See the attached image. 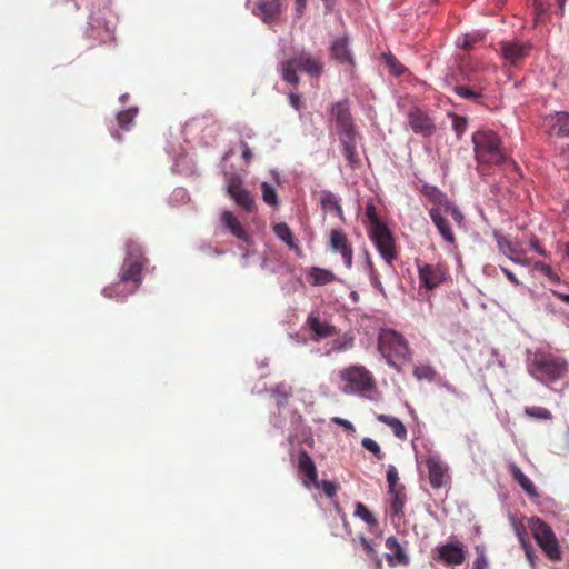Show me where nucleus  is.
<instances>
[{
    "mask_svg": "<svg viewBox=\"0 0 569 569\" xmlns=\"http://www.w3.org/2000/svg\"><path fill=\"white\" fill-rule=\"evenodd\" d=\"M148 259L142 247L133 239L126 242V257L119 271V280L103 289L107 298L121 300L132 295L142 283L141 271Z\"/></svg>",
    "mask_w": 569,
    "mask_h": 569,
    "instance_id": "obj_1",
    "label": "nucleus"
},
{
    "mask_svg": "<svg viewBox=\"0 0 569 569\" xmlns=\"http://www.w3.org/2000/svg\"><path fill=\"white\" fill-rule=\"evenodd\" d=\"M475 159L479 170L500 166L507 161V153L500 137L490 129H480L472 134Z\"/></svg>",
    "mask_w": 569,
    "mask_h": 569,
    "instance_id": "obj_2",
    "label": "nucleus"
},
{
    "mask_svg": "<svg viewBox=\"0 0 569 569\" xmlns=\"http://www.w3.org/2000/svg\"><path fill=\"white\" fill-rule=\"evenodd\" d=\"M279 70L282 79L295 87L300 82L298 70L306 72L311 78H319L323 72V62L320 56L306 50H298L289 59L280 62Z\"/></svg>",
    "mask_w": 569,
    "mask_h": 569,
    "instance_id": "obj_3",
    "label": "nucleus"
},
{
    "mask_svg": "<svg viewBox=\"0 0 569 569\" xmlns=\"http://www.w3.org/2000/svg\"><path fill=\"white\" fill-rule=\"evenodd\" d=\"M568 367V361L563 357L538 349L532 356L528 370L535 379L549 383L565 378Z\"/></svg>",
    "mask_w": 569,
    "mask_h": 569,
    "instance_id": "obj_4",
    "label": "nucleus"
},
{
    "mask_svg": "<svg viewBox=\"0 0 569 569\" xmlns=\"http://www.w3.org/2000/svg\"><path fill=\"white\" fill-rule=\"evenodd\" d=\"M378 345L388 365L398 371H400L399 362H410L412 359V352L407 340L400 332L393 329L382 330Z\"/></svg>",
    "mask_w": 569,
    "mask_h": 569,
    "instance_id": "obj_5",
    "label": "nucleus"
},
{
    "mask_svg": "<svg viewBox=\"0 0 569 569\" xmlns=\"http://www.w3.org/2000/svg\"><path fill=\"white\" fill-rule=\"evenodd\" d=\"M530 530L545 556L550 561H560L562 551L552 528L542 519L535 517L530 520Z\"/></svg>",
    "mask_w": 569,
    "mask_h": 569,
    "instance_id": "obj_6",
    "label": "nucleus"
},
{
    "mask_svg": "<svg viewBox=\"0 0 569 569\" xmlns=\"http://www.w3.org/2000/svg\"><path fill=\"white\" fill-rule=\"evenodd\" d=\"M342 381L340 390L343 393L362 395L375 388V379L369 370L363 366H350L339 372Z\"/></svg>",
    "mask_w": 569,
    "mask_h": 569,
    "instance_id": "obj_7",
    "label": "nucleus"
},
{
    "mask_svg": "<svg viewBox=\"0 0 569 569\" xmlns=\"http://www.w3.org/2000/svg\"><path fill=\"white\" fill-rule=\"evenodd\" d=\"M370 239L375 243L385 262L392 267L393 261L398 257V252L396 249V241L390 229L387 226L378 227V229L370 231Z\"/></svg>",
    "mask_w": 569,
    "mask_h": 569,
    "instance_id": "obj_8",
    "label": "nucleus"
},
{
    "mask_svg": "<svg viewBox=\"0 0 569 569\" xmlns=\"http://www.w3.org/2000/svg\"><path fill=\"white\" fill-rule=\"evenodd\" d=\"M330 114L331 119L336 123L338 136L351 134L356 132L348 99H343L333 103L330 110Z\"/></svg>",
    "mask_w": 569,
    "mask_h": 569,
    "instance_id": "obj_9",
    "label": "nucleus"
},
{
    "mask_svg": "<svg viewBox=\"0 0 569 569\" xmlns=\"http://www.w3.org/2000/svg\"><path fill=\"white\" fill-rule=\"evenodd\" d=\"M447 270L440 264L425 263L418 266V277L420 287L427 290H433L446 279Z\"/></svg>",
    "mask_w": 569,
    "mask_h": 569,
    "instance_id": "obj_10",
    "label": "nucleus"
},
{
    "mask_svg": "<svg viewBox=\"0 0 569 569\" xmlns=\"http://www.w3.org/2000/svg\"><path fill=\"white\" fill-rule=\"evenodd\" d=\"M437 560L447 566H460L465 562L467 552L465 546L459 540H451L437 548Z\"/></svg>",
    "mask_w": 569,
    "mask_h": 569,
    "instance_id": "obj_11",
    "label": "nucleus"
},
{
    "mask_svg": "<svg viewBox=\"0 0 569 569\" xmlns=\"http://www.w3.org/2000/svg\"><path fill=\"white\" fill-rule=\"evenodd\" d=\"M284 8V0H261L256 4L253 14L264 23L272 24L280 21Z\"/></svg>",
    "mask_w": 569,
    "mask_h": 569,
    "instance_id": "obj_12",
    "label": "nucleus"
},
{
    "mask_svg": "<svg viewBox=\"0 0 569 569\" xmlns=\"http://www.w3.org/2000/svg\"><path fill=\"white\" fill-rule=\"evenodd\" d=\"M408 124L415 133L422 137H431L436 131L433 120L426 111L417 107L408 112Z\"/></svg>",
    "mask_w": 569,
    "mask_h": 569,
    "instance_id": "obj_13",
    "label": "nucleus"
},
{
    "mask_svg": "<svg viewBox=\"0 0 569 569\" xmlns=\"http://www.w3.org/2000/svg\"><path fill=\"white\" fill-rule=\"evenodd\" d=\"M329 243L330 249L335 252H339L345 266L350 269L352 267L353 249L343 230L332 229L330 231Z\"/></svg>",
    "mask_w": 569,
    "mask_h": 569,
    "instance_id": "obj_14",
    "label": "nucleus"
},
{
    "mask_svg": "<svg viewBox=\"0 0 569 569\" xmlns=\"http://www.w3.org/2000/svg\"><path fill=\"white\" fill-rule=\"evenodd\" d=\"M306 326L311 332V340L316 342L338 333V330L333 325L326 320H321L319 312H311L307 318Z\"/></svg>",
    "mask_w": 569,
    "mask_h": 569,
    "instance_id": "obj_15",
    "label": "nucleus"
},
{
    "mask_svg": "<svg viewBox=\"0 0 569 569\" xmlns=\"http://www.w3.org/2000/svg\"><path fill=\"white\" fill-rule=\"evenodd\" d=\"M429 472V482L432 488L440 489L449 481L448 466L437 456H430L426 460Z\"/></svg>",
    "mask_w": 569,
    "mask_h": 569,
    "instance_id": "obj_16",
    "label": "nucleus"
},
{
    "mask_svg": "<svg viewBox=\"0 0 569 569\" xmlns=\"http://www.w3.org/2000/svg\"><path fill=\"white\" fill-rule=\"evenodd\" d=\"M531 47L526 43L505 41L500 44L503 59L512 66L520 63L530 52Z\"/></svg>",
    "mask_w": 569,
    "mask_h": 569,
    "instance_id": "obj_17",
    "label": "nucleus"
},
{
    "mask_svg": "<svg viewBox=\"0 0 569 569\" xmlns=\"http://www.w3.org/2000/svg\"><path fill=\"white\" fill-rule=\"evenodd\" d=\"M385 545L386 548L390 550V553L385 555V558L390 567L409 565L410 558L395 536L388 537Z\"/></svg>",
    "mask_w": 569,
    "mask_h": 569,
    "instance_id": "obj_18",
    "label": "nucleus"
},
{
    "mask_svg": "<svg viewBox=\"0 0 569 569\" xmlns=\"http://www.w3.org/2000/svg\"><path fill=\"white\" fill-rule=\"evenodd\" d=\"M298 469L306 477L303 480L305 486L312 483L316 488L320 487L316 463L305 450L300 451L298 455Z\"/></svg>",
    "mask_w": 569,
    "mask_h": 569,
    "instance_id": "obj_19",
    "label": "nucleus"
},
{
    "mask_svg": "<svg viewBox=\"0 0 569 569\" xmlns=\"http://www.w3.org/2000/svg\"><path fill=\"white\" fill-rule=\"evenodd\" d=\"M220 220L222 226L229 230V232L234 236L237 239L249 243L250 242V236L244 229V227L241 224V222L238 220V218L229 210H224L221 216Z\"/></svg>",
    "mask_w": 569,
    "mask_h": 569,
    "instance_id": "obj_20",
    "label": "nucleus"
},
{
    "mask_svg": "<svg viewBox=\"0 0 569 569\" xmlns=\"http://www.w3.org/2000/svg\"><path fill=\"white\" fill-rule=\"evenodd\" d=\"M546 123L551 134L569 137V112H556L546 118Z\"/></svg>",
    "mask_w": 569,
    "mask_h": 569,
    "instance_id": "obj_21",
    "label": "nucleus"
},
{
    "mask_svg": "<svg viewBox=\"0 0 569 569\" xmlns=\"http://www.w3.org/2000/svg\"><path fill=\"white\" fill-rule=\"evenodd\" d=\"M339 141L342 149V154L346 157L348 164L351 168L357 167L360 163V159L357 154V132L351 134L339 136Z\"/></svg>",
    "mask_w": 569,
    "mask_h": 569,
    "instance_id": "obj_22",
    "label": "nucleus"
},
{
    "mask_svg": "<svg viewBox=\"0 0 569 569\" xmlns=\"http://www.w3.org/2000/svg\"><path fill=\"white\" fill-rule=\"evenodd\" d=\"M500 251L515 263L522 266L528 264V260L523 256V250L518 242H511L505 238L498 240Z\"/></svg>",
    "mask_w": 569,
    "mask_h": 569,
    "instance_id": "obj_23",
    "label": "nucleus"
},
{
    "mask_svg": "<svg viewBox=\"0 0 569 569\" xmlns=\"http://www.w3.org/2000/svg\"><path fill=\"white\" fill-rule=\"evenodd\" d=\"M429 216L432 220V222L436 224L439 233L442 236V238L449 242H455V233L451 230L449 221L446 219V217L442 214L440 208H431L429 211Z\"/></svg>",
    "mask_w": 569,
    "mask_h": 569,
    "instance_id": "obj_24",
    "label": "nucleus"
},
{
    "mask_svg": "<svg viewBox=\"0 0 569 569\" xmlns=\"http://www.w3.org/2000/svg\"><path fill=\"white\" fill-rule=\"evenodd\" d=\"M508 470L513 480L523 489V491L531 498L537 497V488L533 482L521 471V469L513 462L509 463Z\"/></svg>",
    "mask_w": 569,
    "mask_h": 569,
    "instance_id": "obj_25",
    "label": "nucleus"
},
{
    "mask_svg": "<svg viewBox=\"0 0 569 569\" xmlns=\"http://www.w3.org/2000/svg\"><path fill=\"white\" fill-rule=\"evenodd\" d=\"M331 57L338 60L340 63L353 66V58L350 53L347 38H339L335 40L331 46Z\"/></svg>",
    "mask_w": 569,
    "mask_h": 569,
    "instance_id": "obj_26",
    "label": "nucleus"
},
{
    "mask_svg": "<svg viewBox=\"0 0 569 569\" xmlns=\"http://www.w3.org/2000/svg\"><path fill=\"white\" fill-rule=\"evenodd\" d=\"M307 278L312 286H325L337 279L331 270L319 267H311L307 272Z\"/></svg>",
    "mask_w": 569,
    "mask_h": 569,
    "instance_id": "obj_27",
    "label": "nucleus"
},
{
    "mask_svg": "<svg viewBox=\"0 0 569 569\" xmlns=\"http://www.w3.org/2000/svg\"><path fill=\"white\" fill-rule=\"evenodd\" d=\"M273 232L281 241H283L298 256L301 254V248L296 242L295 236L286 222H279L273 226Z\"/></svg>",
    "mask_w": 569,
    "mask_h": 569,
    "instance_id": "obj_28",
    "label": "nucleus"
},
{
    "mask_svg": "<svg viewBox=\"0 0 569 569\" xmlns=\"http://www.w3.org/2000/svg\"><path fill=\"white\" fill-rule=\"evenodd\" d=\"M483 87H469L463 84H458L453 88V91L461 98L468 99L476 103H480L483 98Z\"/></svg>",
    "mask_w": 569,
    "mask_h": 569,
    "instance_id": "obj_29",
    "label": "nucleus"
},
{
    "mask_svg": "<svg viewBox=\"0 0 569 569\" xmlns=\"http://www.w3.org/2000/svg\"><path fill=\"white\" fill-rule=\"evenodd\" d=\"M377 419L389 426L393 432V435L400 439V440H405L407 438V429L405 427V425L398 419V418H395V417H391V416H388V415H379L377 416Z\"/></svg>",
    "mask_w": 569,
    "mask_h": 569,
    "instance_id": "obj_30",
    "label": "nucleus"
},
{
    "mask_svg": "<svg viewBox=\"0 0 569 569\" xmlns=\"http://www.w3.org/2000/svg\"><path fill=\"white\" fill-rule=\"evenodd\" d=\"M320 203L323 210L332 209L339 217L342 216V208L339 200L331 191L325 190L320 193Z\"/></svg>",
    "mask_w": 569,
    "mask_h": 569,
    "instance_id": "obj_31",
    "label": "nucleus"
},
{
    "mask_svg": "<svg viewBox=\"0 0 569 569\" xmlns=\"http://www.w3.org/2000/svg\"><path fill=\"white\" fill-rule=\"evenodd\" d=\"M391 496L390 509L393 516L402 517L403 508L406 502V492L405 489H398L396 492H389Z\"/></svg>",
    "mask_w": 569,
    "mask_h": 569,
    "instance_id": "obj_32",
    "label": "nucleus"
},
{
    "mask_svg": "<svg viewBox=\"0 0 569 569\" xmlns=\"http://www.w3.org/2000/svg\"><path fill=\"white\" fill-rule=\"evenodd\" d=\"M231 198L238 206L242 207L247 212H252L254 210V199L247 189L237 192Z\"/></svg>",
    "mask_w": 569,
    "mask_h": 569,
    "instance_id": "obj_33",
    "label": "nucleus"
},
{
    "mask_svg": "<svg viewBox=\"0 0 569 569\" xmlns=\"http://www.w3.org/2000/svg\"><path fill=\"white\" fill-rule=\"evenodd\" d=\"M138 114V108L132 107L127 110L120 111L117 114V121L122 130H129L136 116Z\"/></svg>",
    "mask_w": 569,
    "mask_h": 569,
    "instance_id": "obj_34",
    "label": "nucleus"
},
{
    "mask_svg": "<svg viewBox=\"0 0 569 569\" xmlns=\"http://www.w3.org/2000/svg\"><path fill=\"white\" fill-rule=\"evenodd\" d=\"M387 482L389 492H396L398 489H405L403 485L399 483L398 470L393 465L388 466Z\"/></svg>",
    "mask_w": 569,
    "mask_h": 569,
    "instance_id": "obj_35",
    "label": "nucleus"
},
{
    "mask_svg": "<svg viewBox=\"0 0 569 569\" xmlns=\"http://www.w3.org/2000/svg\"><path fill=\"white\" fill-rule=\"evenodd\" d=\"M413 376L418 380L432 381L435 379V377H436V370L431 366L421 365V366L415 367Z\"/></svg>",
    "mask_w": 569,
    "mask_h": 569,
    "instance_id": "obj_36",
    "label": "nucleus"
},
{
    "mask_svg": "<svg viewBox=\"0 0 569 569\" xmlns=\"http://www.w3.org/2000/svg\"><path fill=\"white\" fill-rule=\"evenodd\" d=\"M261 191H262V198L263 201L272 207L278 206V196L276 193L274 188L269 184L268 182L261 183Z\"/></svg>",
    "mask_w": 569,
    "mask_h": 569,
    "instance_id": "obj_37",
    "label": "nucleus"
},
{
    "mask_svg": "<svg viewBox=\"0 0 569 569\" xmlns=\"http://www.w3.org/2000/svg\"><path fill=\"white\" fill-rule=\"evenodd\" d=\"M365 214L370 223V231L378 229V227L386 226L377 214L376 207L373 204H367L365 209Z\"/></svg>",
    "mask_w": 569,
    "mask_h": 569,
    "instance_id": "obj_38",
    "label": "nucleus"
},
{
    "mask_svg": "<svg viewBox=\"0 0 569 569\" xmlns=\"http://www.w3.org/2000/svg\"><path fill=\"white\" fill-rule=\"evenodd\" d=\"M243 189V181L238 174H230L227 177V192L230 198Z\"/></svg>",
    "mask_w": 569,
    "mask_h": 569,
    "instance_id": "obj_39",
    "label": "nucleus"
},
{
    "mask_svg": "<svg viewBox=\"0 0 569 569\" xmlns=\"http://www.w3.org/2000/svg\"><path fill=\"white\" fill-rule=\"evenodd\" d=\"M452 118V129L456 132L458 139L462 137L468 127V119L455 113L449 114Z\"/></svg>",
    "mask_w": 569,
    "mask_h": 569,
    "instance_id": "obj_40",
    "label": "nucleus"
},
{
    "mask_svg": "<svg viewBox=\"0 0 569 569\" xmlns=\"http://www.w3.org/2000/svg\"><path fill=\"white\" fill-rule=\"evenodd\" d=\"M549 2L548 0H533L532 2V10L535 13V23L538 24L541 20V18L548 12L549 10Z\"/></svg>",
    "mask_w": 569,
    "mask_h": 569,
    "instance_id": "obj_41",
    "label": "nucleus"
},
{
    "mask_svg": "<svg viewBox=\"0 0 569 569\" xmlns=\"http://www.w3.org/2000/svg\"><path fill=\"white\" fill-rule=\"evenodd\" d=\"M355 515L361 518L368 525L372 526L377 523V519L362 502L356 503Z\"/></svg>",
    "mask_w": 569,
    "mask_h": 569,
    "instance_id": "obj_42",
    "label": "nucleus"
},
{
    "mask_svg": "<svg viewBox=\"0 0 569 569\" xmlns=\"http://www.w3.org/2000/svg\"><path fill=\"white\" fill-rule=\"evenodd\" d=\"M353 347V338L343 336L341 339H337L332 342L331 350L336 352H342Z\"/></svg>",
    "mask_w": 569,
    "mask_h": 569,
    "instance_id": "obj_43",
    "label": "nucleus"
},
{
    "mask_svg": "<svg viewBox=\"0 0 569 569\" xmlns=\"http://www.w3.org/2000/svg\"><path fill=\"white\" fill-rule=\"evenodd\" d=\"M361 445L365 449L370 451L378 460L383 459L385 455L381 451L380 446L371 438H363Z\"/></svg>",
    "mask_w": 569,
    "mask_h": 569,
    "instance_id": "obj_44",
    "label": "nucleus"
},
{
    "mask_svg": "<svg viewBox=\"0 0 569 569\" xmlns=\"http://www.w3.org/2000/svg\"><path fill=\"white\" fill-rule=\"evenodd\" d=\"M526 415L537 418V419H543L549 420L552 418V415L550 410L543 407H528L526 408Z\"/></svg>",
    "mask_w": 569,
    "mask_h": 569,
    "instance_id": "obj_45",
    "label": "nucleus"
},
{
    "mask_svg": "<svg viewBox=\"0 0 569 569\" xmlns=\"http://www.w3.org/2000/svg\"><path fill=\"white\" fill-rule=\"evenodd\" d=\"M535 268L541 271L550 281L559 282L560 279L558 274L552 270L550 266L546 264L545 262H536Z\"/></svg>",
    "mask_w": 569,
    "mask_h": 569,
    "instance_id": "obj_46",
    "label": "nucleus"
},
{
    "mask_svg": "<svg viewBox=\"0 0 569 569\" xmlns=\"http://www.w3.org/2000/svg\"><path fill=\"white\" fill-rule=\"evenodd\" d=\"M386 63L395 76H401L405 72V67L391 54L386 57Z\"/></svg>",
    "mask_w": 569,
    "mask_h": 569,
    "instance_id": "obj_47",
    "label": "nucleus"
},
{
    "mask_svg": "<svg viewBox=\"0 0 569 569\" xmlns=\"http://www.w3.org/2000/svg\"><path fill=\"white\" fill-rule=\"evenodd\" d=\"M477 41V38L471 34H463L458 38L457 40V47L463 50H470L475 42Z\"/></svg>",
    "mask_w": 569,
    "mask_h": 569,
    "instance_id": "obj_48",
    "label": "nucleus"
},
{
    "mask_svg": "<svg viewBox=\"0 0 569 569\" xmlns=\"http://www.w3.org/2000/svg\"><path fill=\"white\" fill-rule=\"evenodd\" d=\"M323 491V493L329 497V498H332L337 495V491L339 489V486L332 481H328V480H325V481H321L320 482V487Z\"/></svg>",
    "mask_w": 569,
    "mask_h": 569,
    "instance_id": "obj_49",
    "label": "nucleus"
},
{
    "mask_svg": "<svg viewBox=\"0 0 569 569\" xmlns=\"http://www.w3.org/2000/svg\"><path fill=\"white\" fill-rule=\"evenodd\" d=\"M288 98H289L290 106L295 110L300 111L303 108L305 103H303L302 98L299 94L291 92V93H289Z\"/></svg>",
    "mask_w": 569,
    "mask_h": 569,
    "instance_id": "obj_50",
    "label": "nucleus"
},
{
    "mask_svg": "<svg viewBox=\"0 0 569 569\" xmlns=\"http://www.w3.org/2000/svg\"><path fill=\"white\" fill-rule=\"evenodd\" d=\"M331 421L335 425L342 427L346 431L355 432V427H353V425L349 420H346V419L340 418V417H333L331 419Z\"/></svg>",
    "mask_w": 569,
    "mask_h": 569,
    "instance_id": "obj_51",
    "label": "nucleus"
},
{
    "mask_svg": "<svg viewBox=\"0 0 569 569\" xmlns=\"http://www.w3.org/2000/svg\"><path fill=\"white\" fill-rule=\"evenodd\" d=\"M240 148L242 150V159L244 160V162L247 164H249L253 158V154L249 148V144L246 141L241 140Z\"/></svg>",
    "mask_w": 569,
    "mask_h": 569,
    "instance_id": "obj_52",
    "label": "nucleus"
},
{
    "mask_svg": "<svg viewBox=\"0 0 569 569\" xmlns=\"http://www.w3.org/2000/svg\"><path fill=\"white\" fill-rule=\"evenodd\" d=\"M471 569H487V560L483 552L479 553L473 560Z\"/></svg>",
    "mask_w": 569,
    "mask_h": 569,
    "instance_id": "obj_53",
    "label": "nucleus"
},
{
    "mask_svg": "<svg viewBox=\"0 0 569 569\" xmlns=\"http://www.w3.org/2000/svg\"><path fill=\"white\" fill-rule=\"evenodd\" d=\"M360 543L363 548V550L367 552L368 556L373 557L376 556V550L370 543V541L366 537L360 538Z\"/></svg>",
    "mask_w": 569,
    "mask_h": 569,
    "instance_id": "obj_54",
    "label": "nucleus"
},
{
    "mask_svg": "<svg viewBox=\"0 0 569 569\" xmlns=\"http://www.w3.org/2000/svg\"><path fill=\"white\" fill-rule=\"evenodd\" d=\"M280 388H281V386H278V387L276 388V390L273 391V395L277 397V399H278V403H279V405H283V403L287 401V399H288V393H287V392H283V393H282V392L280 391Z\"/></svg>",
    "mask_w": 569,
    "mask_h": 569,
    "instance_id": "obj_55",
    "label": "nucleus"
},
{
    "mask_svg": "<svg viewBox=\"0 0 569 569\" xmlns=\"http://www.w3.org/2000/svg\"><path fill=\"white\" fill-rule=\"evenodd\" d=\"M446 211H450V213H451L452 218H453L457 222H459V223H460V222L462 221L463 216H462V213H461L457 208H455V207H448V208L446 209Z\"/></svg>",
    "mask_w": 569,
    "mask_h": 569,
    "instance_id": "obj_56",
    "label": "nucleus"
},
{
    "mask_svg": "<svg viewBox=\"0 0 569 569\" xmlns=\"http://www.w3.org/2000/svg\"><path fill=\"white\" fill-rule=\"evenodd\" d=\"M530 246L531 248L537 251L540 256H546V251L543 250V248L539 244V241L537 238H532L530 240Z\"/></svg>",
    "mask_w": 569,
    "mask_h": 569,
    "instance_id": "obj_57",
    "label": "nucleus"
},
{
    "mask_svg": "<svg viewBox=\"0 0 569 569\" xmlns=\"http://www.w3.org/2000/svg\"><path fill=\"white\" fill-rule=\"evenodd\" d=\"M367 264H368V267H369V272H370V277H371V282H372V284H375V286H376V284L378 283V277H377L376 270H375V268H373V264H372V262H371L370 258H368V260H367Z\"/></svg>",
    "mask_w": 569,
    "mask_h": 569,
    "instance_id": "obj_58",
    "label": "nucleus"
},
{
    "mask_svg": "<svg viewBox=\"0 0 569 569\" xmlns=\"http://www.w3.org/2000/svg\"><path fill=\"white\" fill-rule=\"evenodd\" d=\"M551 292H552V295H553L555 297H557L558 299H560L562 302H565V303L569 305V295L563 293V292H560V291H558V290H552Z\"/></svg>",
    "mask_w": 569,
    "mask_h": 569,
    "instance_id": "obj_59",
    "label": "nucleus"
},
{
    "mask_svg": "<svg viewBox=\"0 0 569 569\" xmlns=\"http://www.w3.org/2000/svg\"><path fill=\"white\" fill-rule=\"evenodd\" d=\"M306 4L307 0L296 1V11L299 18L302 16Z\"/></svg>",
    "mask_w": 569,
    "mask_h": 569,
    "instance_id": "obj_60",
    "label": "nucleus"
},
{
    "mask_svg": "<svg viewBox=\"0 0 569 569\" xmlns=\"http://www.w3.org/2000/svg\"><path fill=\"white\" fill-rule=\"evenodd\" d=\"M501 270H502V272L506 274V277H507L511 282H513L515 284H518V283H519L518 279L516 278V276H515L510 270H508V269H506V268H503V267H501Z\"/></svg>",
    "mask_w": 569,
    "mask_h": 569,
    "instance_id": "obj_61",
    "label": "nucleus"
},
{
    "mask_svg": "<svg viewBox=\"0 0 569 569\" xmlns=\"http://www.w3.org/2000/svg\"><path fill=\"white\" fill-rule=\"evenodd\" d=\"M566 1L567 0H556L557 4H558V13L560 16H563L565 13V6H566Z\"/></svg>",
    "mask_w": 569,
    "mask_h": 569,
    "instance_id": "obj_62",
    "label": "nucleus"
},
{
    "mask_svg": "<svg viewBox=\"0 0 569 569\" xmlns=\"http://www.w3.org/2000/svg\"><path fill=\"white\" fill-rule=\"evenodd\" d=\"M322 1L325 2L326 10L331 11L335 0H322Z\"/></svg>",
    "mask_w": 569,
    "mask_h": 569,
    "instance_id": "obj_63",
    "label": "nucleus"
},
{
    "mask_svg": "<svg viewBox=\"0 0 569 569\" xmlns=\"http://www.w3.org/2000/svg\"><path fill=\"white\" fill-rule=\"evenodd\" d=\"M565 253L569 258V243H567L565 247Z\"/></svg>",
    "mask_w": 569,
    "mask_h": 569,
    "instance_id": "obj_64",
    "label": "nucleus"
}]
</instances>
